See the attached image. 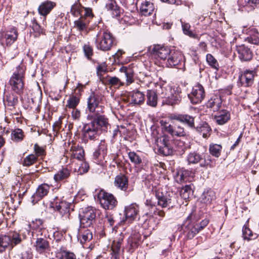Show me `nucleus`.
Returning <instances> with one entry per match:
<instances>
[{"label":"nucleus","mask_w":259,"mask_h":259,"mask_svg":"<svg viewBox=\"0 0 259 259\" xmlns=\"http://www.w3.org/2000/svg\"><path fill=\"white\" fill-rule=\"evenodd\" d=\"M87 118L92 120L83 127V137L87 140L95 139L102 132H107L110 127L108 118L99 112L88 115Z\"/></svg>","instance_id":"nucleus-1"},{"label":"nucleus","mask_w":259,"mask_h":259,"mask_svg":"<svg viewBox=\"0 0 259 259\" xmlns=\"http://www.w3.org/2000/svg\"><path fill=\"white\" fill-rule=\"evenodd\" d=\"M25 67L23 64L18 65L10 77L9 84L11 90L17 94H21L24 88Z\"/></svg>","instance_id":"nucleus-2"},{"label":"nucleus","mask_w":259,"mask_h":259,"mask_svg":"<svg viewBox=\"0 0 259 259\" xmlns=\"http://www.w3.org/2000/svg\"><path fill=\"white\" fill-rule=\"evenodd\" d=\"M162 98L165 99L163 101L166 104L173 106L180 103L182 97L181 96V90L179 87H168L162 89Z\"/></svg>","instance_id":"nucleus-3"},{"label":"nucleus","mask_w":259,"mask_h":259,"mask_svg":"<svg viewBox=\"0 0 259 259\" xmlns=\"http://www.w3.org/2000/svg\"><path fill=\"white\" fill-rule=\"evenodd\" d=\"M96 46L98 50L103 51L110 50L114 44V38L109 31H105L98 34L96 39Z\"/></svg>","instance_id":"nucleus-4"},{"label":"nucleus","mask_w":259,"mask_h":259,"mask_svg":"<svg viewBox=\"0 0 259 259\" xmlns=\"http://www.w3.org/2000/svg\"><path fill=\"white\" fill-rule=\"evenodd\" d=\"M97 210L92 206L82 208L80 212V226L83 228L90 227L95 222Z\"/></svg>","instance_id":"nucleus-5"},{"label":"nucleus","mask_w":259,"mask_h":259,"mask_svg":"<svg viewBox=\"0 0 259 259\" xmlns=\"http://www.w3.org/2000/svg\"><path fill=\"white\" fill-rule=\"evenodd\" d=\"M105 69L104 67L99 66L97 68V73L100 76V79L102 82L106 85L110 87H114L115 89L119 88L124 84L120 79L116 76L102 75V72H105Z\"/></svg>","instance_id":"nucleus-6"},{"label":"nucleus","mask_w":259,"mask_h":259,"mask_svg":"<svg viewBox=\"0 0 259 259\" xmlns=\"http://www.w3.org/2000/svg\"><path fill=\"white\" fill-rule=\"evenodd\" d=\"M155 142L158 150L162 154L167 156L172 153L173 150L170 145V138L166 135L155 138Z\"/></svg>","instance_id":"nucleus-7"},{"label":"nucleus","mask_w":259,"mask_h":259,"mask_svg":"<svg viewBox=\"0 0 259 259\" xmlns=\"http://www.w3.org/2000/svg\"><path fill=\"white\" fill-rule=\"evenodd\" d=\"M18 36L17 29L13 27L0 33V43L3 46H10L15 42Z\"/></svg>","instance_id":"nucleus-8"},{"label":"nucleus","mask_w":259,"mask_h":259,"mask_svg":"<svg viewBox=\"0 0 259 259\" xmlns=\"http://www.w3.org/2000/svg\"><path fill=\"white\" fill-rule=\"evenodd\" d=\"M155 196L157 199L158 205L162 207H172L175 201L174 194L172 192L165 193L157 191Z\"/></svg>","instance_id":"nucleus-9"},{"label":"nucleus","mask_w":259,"mask_h":259,"mask_svg":"<svg viewBox=\"0 0 259 259\" xmlns=\"http://www.w3.org/2000/svg\"><path fill=\"white\" fill-rule=\"evenodd\" d=\"M98 198L101 206L105 209H112L117 203V201L112 194L103 190H101L99 193Z\"/></svg>","instance_id":"nucleus-10"},{"label":"nucleus","mask_w":259,"mask_h":259,"mask_svg":"<svg viewBox=\"0 0 259 259\" xmlns=\"http://www.w3.org/2000/svg\"><path fill=\"white\" fill-rule=\"evenodd\" d=\"M160 124L162 126V129L172 136L183 137L186 135V132L184 127L181 125L174 126L164 120H160Z\"/></svg>","instance_id":"nucleus-11"},{"label":"nucleus","mask_w":259,"mask_h":259,"mask_svg":"<svg viewBox=\"0 0 259 259\" xmlns=\"http://www.w3.org/2000/svg\"><path fill=\"white\" fill-rule=\"evenodd\" d=\"M205 96L203 87L200 83L194 85L191 92L188 94V97L192 104H199L202 102Z\"/></svg>","instance_id":"nucleus-12"},{"label":"nucleus","mask_w":259,"mask_h":259,"mask_svg":"<svg viewBox=\"0 0 259 259\" xmlns=\"http://www.w3.org/2000/svg\"><path fill=\"white\" fill-rule=\"evenodd\" d=\"M101 97L94 93H92L87 101V108L86 112L88 115H93L99 111L97 110L101 101Z\"/></svg>","instance_id":"nucleus-13"},{"label":"nucleus","mask_w":259,"mask_h":259,"mask_svg":"<svg viewBox=\"0 0 259 259\" xmlns=\"http://www.w3.org/2000/svg\"><path fill=\"white\" fill-rule=\"evenodd\" d=\"M64 156L67 158H75L78 160H84V150L78 145L69 144L64 153Z\"/></svg>","instance_id":"nucleus-14"},{"label":"nucleus","mask_w":259,"mask_h":259,"mask_svg":"<svg viewBox=\"0 0 259 259\" xmlns=\"http://www.w3.org/2000/svg\"><path fill=\"white\" fill-rule=\"evenodd\" d=\"M70 203L64 200H60L56 197L51 202V207L54 209L58 211L62 216H68L69 212Z\"/></svg>","instance_id":"nucleus-15"},{"label":"nucleus","mask_w":259,"mask_h":259,"mask_svg":"<svg viewBox=\"0 0 259 259\" xmlns=\"http://www.w3.org/2000/svg\"><path fill=\"white\" fill-rule=\"evenodd\" d=\"M171 50L167 47L160 45L154 46L151 50L152 55L157 59L165 61L167 60Z\"/></svg>","instance_id":"nucleus-16"},{"label":"nucleus","mask_w":259,"mask_h":259,"mask_svg":"<svg viewBox=\"0 0 259 259\" xmlns=\"http://www.w3.org/2000/svg\"><path fill=\"white\" fill-rule=\"evenodd\" d=\"M139 208L136 203H132L125 207L124 213L126 221L132 223L139 218Z\"/></svg>","instance_id":"nucleus-17"},{"label":"nucleus","mask_w":259,"mask_h":259,"mask_svg":"<svg viewBox=\"0 0 259 259\" xmlns=\"http://www.w3.org/2000/svg\"><path fill=\"white\" fill-rule=\"evenodd\" d=\"M184 59V56L181 52L171 50L166 60V65L168 67H174L180 64Z\"/></svg>","instance_id":"nucleus-18"},{"label":"nucleus","mask_w":259,"mask_h":259,"mask_svg":"<svg viewBox=\"0 0 259 259\" xmlns=\"http://www.w3.org/2000/svg\"><path fill=\"white\" fill-rule=\"evenodd\" d=\"M71 13L76 17L80 16V17L85 16L92 18L93 16L91 9L84 8L78 3H76L72 6Z\"/></svg>","instance_id":"nucleus-19"},{"label":"nucleus","mask_w":259,"mask_h":259,"mask_svg":"<svg viewBox=\"0 0 259 259\" xmlns=\"http://www.w3.org/2000/svg\"><path fill=\"white\" fill-rule=\"evenodd\" d=\"M192 215L190 214L186 221L184 232L188 239L193 238L199 231V228L195 225V222L191 220Z\"/></svg>","instance_id":"nucleus-20"},{"label":"nucleus","mask_w":259,"mask_h":259,"mask_svg":"<svg viewBox=\"0 0 259 259\" xmlns=\"http://www.w3.org/2000/svg\"><path fill=\"white\" fill-rule=\"evenodd\" d=\"M35 251L39 254L45 253L50 250L49 241L45 238L37 237L33 243Z\"/></svg>","instance_id":"nucleus-21"},{"label":"nucleus","mask_w":259,"mask_h":259,"mask_svg":"<svg viewBox=\"0 0 259 259\" xmlns=\"http://www.w3.org/2000/svg\"><path fill=\"white\" fill-rule=\"evenodd\" d=\"M107 153V145L105 140H101L98 148L93 153V157L97 162H102Z\"/></svg>","instance_id":"nucleus-22"},{"label":"nucleus","mask_w":259,"mask_h":259,"mask_svg":"<svg viewBox=\"0 0 259 259\" xmlns=\"http://www.w3.org/2000/svg\"><path fill=\"white\" fill-rule=\"evenodd\" d=\"M255 72L252 70H246L239 76L241 85L245 87L251 86L254 82Z\"/></svg>","instance_id":"nucleus-23"},{"label":"nucleus","mask_w":259,"mask_h":259,"mask_svg":"<svg viewBox=\"0 0 259 259\" xmlns=\"http://www.w3.org/2000/svg\"><path fill=\"white\" fill-rule=\"evenodd\" d=\"M127 100L130 104L133 105H141L145 100L144 94L138 90L128 93Z\"/></svg>","instance_id":"nucleus-24"},{"label":"nucleus","mask_w":259,"mask_h":259,"mask_svg":"<svg viewBox=\"0 0 259 259\" xmlns=\"http://www.w3.org/2000/svg\"><path fill=\"white\" fill-rule=\"evenodd\" d=\"M242 33L248 34L249 35L246 38V40L248 42L257 45L259 44V32L256 28H249L247 29L246 26H243Z\"/></svg>","instance_id":"nucleus-25"},{"label":"nucleus","mask_w":259,"mask_h":259,"mask_svg":"<svg viewBox=\"0 0 259 259\" xmlns=\"http://www.w3.org/2000/svg\"><path fill=\"white\" fill-rule=\"evenodd\" d=\"M186 161L188 165L200 164L202 161H204V155L197 151H191L187 154Z\"/></svg>","instance_id":"nucleus-26"},{"label":"nucleus","mask_w":259,"mask_h":259,"mask_svg":"<svg viewBox=\"0 0 259 259\" xmlns=\"http://www.w3.org/2000/svg\"><path fill=\"white\" fill-rule=\"evenodd\" d=\"M237 52L239 59L242 61H248L252 58V52L250 49L244 45L237 47Z\"/></svg>","instance_id":"nucleus-27"},{"label":"nucleus","mask_w":259,"mask_h":259,"mask_svg":"<svg viewBox=\"0 0 259 259\" xmlns=\"http://www.w3.org/2000/svg\"><path fill=\"white\" fill-rule=\"evenodd\" d=\"M239 10L247 12L252 11L257 4H259V0H238Z\"/></svg>","instance_id":"nucleus-28"},{"label":"nucleus","mask_w":259,"mask_h":259,"mask_svg":"<svg viewBox=\"0 0 259 259\" xmlns=\"http://www.w3.org/2000/svg\"><path fill=\"white\" fill-rule=\"evenodd\" d=\"M70 170L66 167H63L59 170L54 176L55 183L57 184L55 186L60 187L61 186V184H59L60 182L68 179L70 177Z\"/></svg>","instance_id":"nucleus-29"},{"label":"nucleus","mask_w":259,"mask_h":259,"mask_svg":"<svg viewBox=\"0 0 259 259\" xmlns=\"http://www.w3.org/2000/svg\"><path fill=\"white\" fill-rule=\"evenodd\" d=\"M56 6V4L54 2L50 1H45L41 3L38 8V13L41 16L46 17Z\"/></svg>","instance_id":"nucleus-30"},{"label":"nucleus","mask_w":259,"mask_h":259,"mask_svg":"<svg viewBox=\"0 0 259 259\" xmlns=\"http://www.w3.org/2000/svg\"><path fill=\"white\" fill-rule=\"evenodd\" d=\"M77 238L80 242L83 244L92 240L93 238L92 232L91 230L85 229L80 226V228L78 230Z\"/></svg>","instance_id":"nucleus-31"},{"label":"nucleus","mask_w":259,"mask_h":259,"mask_svg":"<svg viewBox=\"0 0 259 259\" xmlns=\"http://www.w3.org/2000/svg\"><path fill=\"white\" fill-rule=\"evenodd\" d=\"M119 71L125 77L126 85H128L134 81V70L132 66H122Z\"/></svg>","instance_id":"nucleus-32"},{"label":"nucleus","mask_w":259,"mask_h":259,"mask_svg":"<svg viewBox=\"0 0 259 259\" xmlns=\"http://www.w3.org/2000/svg\"><path fill=\"white\" fill-rule=\"evenodd\" d=\"M114 184L117 188L126 191L128 187V179L124 175H118L115 178Z\"/></svg>","instance_id":"nucleus-33"},{"label":"nucleus","mask_w":259,"mask_h":259,"mask_svg":"<svg viewBox=\"0 0 259 259\" xmlns=\"http://www.w3.org/2000/svg\"><path fill=\"white\" fill-rule=\"evenodd\" d=\"M214 118L219 125H223L230 119V113L226 110H222L214 115Z\"/></svg>","instance_id":"nucleus-34"},{"label":"nucleus","mask_w":259,"mask_h":259,"mask_svg":"<svg viewBox=\"0 0 259 259\" xmlns=\"http://www.w3.org/2000/svg\"><path fill=\"white\" fill-rule=\"evenodd\" d=\"M92 18L83 16L74 22V28L79 31H87L88 26Z\"/></svg>","instance_id":"nucleus-35"},{"label":"nucleus","mask_w":259,"mask_h":259,"mask_svg":"<svg viewBox=\"0 0 259 259\" xmlns=\"http://www.w3.org/2000/svg\"><path fill=\"white\" fill-rule=\"evenodd\" d=\"M105 8L108 11H110L113 17H117L120 16V10L117 5L115 0H105Z\"/></svg>","instance_id":"nucleus-36"},{"label":"nucleus","mask_w":259,"mask_h":259,"mask_svg":"<svg viewBox=\"0 0 259 259\" xmlns=\"http://www.w3.org/2000/svg\"><path fill=\"white\" fill-rule=\"evenodd\" d=\"M50 186L49 185L47 184H41L38 187L33 196L36 200H39L48 194Z\"/></svg>","instance_id":"nucleus-37"},{"label":"nucleus","mask_w":259,"mask_h":259,"mask_svg":"<svg viewBox=\"0 0 259 259\" xmlns=\"http://www.w3.org/2000/svg\"><path fill=\"white\" fill-rule=\"evenodd\" d=\"M215 199V192L212 190L204 191L201 195V201L206 205L210 204Z\"/></svg>","instance_id":"nucleus-38"},{"label":"nucleus","mask_w":259,"mask_h":259,"mask_svg":"<svg viewBox=\"0 0 259 259\" xmlns=\"http://www.w3.org/2000/svg\"><path fill=\"white\" fill-rule=\"evenodd\" d=\"M140 12L142 15L144 16H149L152 14L154 10V6L153 3L145 1L142 3L140 6Z\"/></svg>","instance_id":"nucleus-39"},{"label":"nucleus","mask_w":259,"mask_h":259,"mask_svg":"<svg viewBox=\"0 0 259 259\" xmlns=\"http://www.w3.org/2000/svg\"><path fill=\"white\" fill-rule=\"evenodd\" d=\"M222 104L221 99L218 96H213L211 98L207 103V106L211 108L213 111H217L220 109Z\"/></svg>","instance_id":"nucleus-40"},{"label":"nucleus","mask_w":259,"mask_h":259,"mask_svg":"<svg viewBox=\"0 0 259 259\" xmlns=\"http://www.w3.org/2000/svg\"><path fill=\"white\" fill-rule=\"evenodd\" d=\"M147 104L153 107L157 105L158 98L156 92L153 90H148L147 92Z\"/></svg>","instance_id":"nucleus-41"},{"label":"nucleus","mask_w":259,"mask_h":259,"mask_svg":"<svg viewBox=\"0 0 259 259\" xmlns=\"http://www.w3.org/2000/svg\"><path fill=\"white\" fill-rule=\"evenodd\" d=\"M89 168V164L84 160H80L76 163L74 170L78 175H83L88 171Z\"/></svg>","instance_id":"nucleus-42"},{"label":"nucleus","mask_w":259,"mask_h":259,"mask_svg":"<svg viewBox=\"0 0 259 259\" xmlns=\"http://www.w3.org/2000/svg\"><path fill=\"white\" fill-rule=\"evenodd\" d=\"M222 146L220 144L211 143L209 146V153L215 157H219L221 154Z\"/></svg>","instance_id":"nucleus-43"},{"label":"nucleus","mask_w":259,"mask_h":259,"mask_svg":"<svg viewBox=\"0 0 259 259\" xmlns=\"http://www.w3.org/2000/svg\"><path fill=\"white\" fill-rule=\"evenodd\" d=\"M190 172L186 169H180L177 173V181L179 183L187 182L189 180Z\"/></svg>","instance_id":"nucleus-44"},{"label":"nucleus","mask_w":259,"mask_h":259,"mask_svg":"<svg viewBox=\"0 0 259 259\" xmlns=\"http://www.w3.org/2000/svg\"><path fill=\"white\" fill-rule=\"evenodd\" d=\"M242 235L243 239L247 241L255 239L257 237V235L256 234L253 233L250 229L246 226H244L243 227Z\"/></svg>","instance_id":"nucleus-45"},{"label":"nucleus","mask_w":259,"mask_h":259,"mask_svg":"<svg viewBox=\"0 0 259 259\" xmlns=\"http://www.w3.org/2000/svg\"><path fill=\"white\" fill-rule=\"evenodd\" d=\"M24 133L21 129H15L12 132L11 138L13 141L19 142L22 141L24 138Z\"/></svg>","instance_id":"nucleus-46"},{"label":"nucleus","mask_w":259,"mask_h":259,"mask_svg":"<svg viewBox=\"0 0 259 259\" xmlns=\"http://www.w3.org/2000/svg\"><path fill=\"white\" fill-rule=\"evenodd\" d=\"M181 23L182 29L185 34L188 35L191 38L199 39L198 36L190 30V25L189 23L183 22L182 21H181Z\"/></svg>","instance_id":"nucleus-47"},{"label":"nucleus","mask_w":259,"mask_h":259,"mask_svg":"<svg viewBox=\"0 0 259 259\" xmlns=\"http://www.w3.org/2000/svg\"><path fill=\"white\" fill-rule=\"evenodd\" d=\"M11 240L8 235L0 236V252L5 250V249L10 246Z\"/></svg>","instance_id":"nucleus-48"},{"label":"nucleus","mask_w":259,"mask_h":259,"mask_svg":"<svg viewBox=\"0 0 259 259\" xmlns=\"http://www.w3.org/2000/svg\"><path fill=\"white\" fill-rule=\"evenodd\" d=\"M37 157L36 155L31 154L24 158L22 164L25 166H29L37 161Z\"/></svg>","instance_id":"nucleus-49"},{"label":"nucleus","mask_w":259,"mask_h":259,"mask_svg":"<svg viewBox=\"0 0 259 259\" xmlns=\"http://www.w3.org/2000/svg\"><path fill=\"white\" fill-rule=\"evenodd\" d=\"M181 122L186 124L191 128H194V118L192 116L188 114H182Z\"/></svg>","instance_id":"nucleus-50"},{"label":"nucleus","mask_w":259,"mask_h":259,"mask_svg":"<svg viewBox=\"0 0 259 259\" xmlns=\"http://www.w3.org/2000/svg\"><path fill=\"white\" fill-rule=\"evenodd\" d=\"M206 62L212 68L218 70L219 65L217 59L210 54H208L206 56Z\"/></svg>","instance_id":"nucleus-51"},{"label":"nucleus","mask_w":259,"mask_h":259,"mask_svg":"<svg viewBox=\"0 0 259 259\" xmlns=\"http://www.w3.org/2000/svg\"><path fill=\"white\" fill-rule=\"evenodd\" d=\"M128 156L131 161L135 165H140L142 163L141 157L135 152H128Z\"/></svg>","instance_id":"nucleus-52"},{"label":"nucleus","mask_w":259,"mask_h":259,"mask_svg":"<svg viewBox=\"0 0 259 259\" xmlns=\"http://www.w3.org/2000/svg\"><path fill=\"white\" fill-rule=\"evenodd\" d=\"M10 238L11 243L10 246L13 248L14 246L19 244L21 243L22 240L20 236V235L16 232L9 235Z\"/></svg>","instance_id":"nucleus-53"},{"label":"nucleus","mask_w":259,"mask_h":259,"mask_svg":"<svg viewBox=\"0 0 259 259\" xmlns=\"http://www.w3.org/2000/svg\"><path fill=\"white\" fill-rule=\"evenodd\" d=\"M79 102V99L76 96H72L67 100L66 106L69 108L74 109Z\"/></svg>","instance_id":"nucleus-54"},{"label":"nucleus","mask_w":259,"mask_h":259,"mask_svg":"<svg viewBox=\"0 0 259 259\" xmlns=\"http://www.w3.org/2000/svg\"><path fill=\"white\" fill-rule=\"evenodd\" d=\"M215 166V161L212 159L211 158H208L207 160H205L204 158V161H202V162L200 163V166L201 167L212 168Z\"/></svg>","instance_id":"nucleus-55"},{"label":"nucleus","mask_w":259,"mask_h":259,"mask_svg":"<svg viewBox=\"0 0 259 259\" xmlns=\"http://www.w3.org/2000/svg\"><path fill=\"white\" fill-rule=\"evenodd\" d=\"M122 241L123 237L121 236L113 241L112 246L114 251L118 252L120 250Z\"/></svg>","instance_id":"nucleus-56"},{"label":"nucleus","mask_w":259,"mask_h":259,"mask_svg":"<svg viewBox=\"0 0 259 259\" xmlns=\"http://www.w3.org/2000/svg\"><path fill=\"white\" fill-rule=\"evenodd\" d=\"M199 131L202 134L203 138H207L210 134V128L208 126L207 124H204L200 127Z\"/></svg>","instance_id":"nucleus-57"},{"label":"nucleus","mask_w":259,"mask_h":259,"mask_svg":"<svg viewBox=\"0 0 259 259\" xmlns=\"http://www.w3.org/2000/svg\"><path fill=\"white\" fill-rule=\"evenodd\" d=\"M161 1L165 3H167L169 4H175L177 6H179L181 5H185V6H188L189 7H190L191 5H192V3L187 4L186 2H183L181 0H160Z\"/></svg>","instance_id":"nucleus-58"},{"label":"nucleus","mask_w":259,"mask_h":259,"mask_svg":"<svg viewBox=\"0 0 259 259\" xmlns=\"http://www.w3.org/2000/svg\"><path fill=\"white\" fill-rule=\"evenodd\" d=\"M83 51L85 56L88 59H91L93 54L92 48L89 45H84L83 46Z\"/></svg>","instance_id":"nucleus-59"},{"label":"nucleus","mask_w":259,"mask_h":259,"mask_svg":"<svg viewBox=\"0 0 259 259\" xmlns=\"http://www.w3.org/2000/svg\"><path fill=\"white\" fill-rule=\"evenodd\" d=\"M34 150L35 151V155L38 156H42L45 155V151L42 147H40L37 144L34 145Z\"/></svg>","instance_id":"nucleus-60"},{"label":"nucleus","mask_w":259,"mask_h":259,"mask_svg":"<svg viewBox=\"0 0 259 259\" xmlns=\"http://www.w3.org/2000/svg\"><path fill=\"white\" fill-rule=\"evenodd\" d=\"M7 101L8 102V106H14L18 103V98L13 95L7 96Z\"/></svg>","instance_id":"nucleus-61"},{"label":"nucleus","mask_w":259,"mask_h":259,"mask_svg":"<svg viewBox=\"0 0 259 259\" xmlns=\"http://www.w3.org/2000/svg\"><path fill=\"white\" fill-rule=\"evenodd\" d=\"M62 259H76L75 254L68 251H64L62 253Z\"/></svg>","instance_id":"nucleus-62"},{"label":"nucleus","mask_w":259,"mask_h":259,"mask_svg":"<svg viewBox=\"0 0 259 259\" xmlns=\"http://www.w3.org/2000/svg\"><path fill=\"white\" fill-rule=\"evenodd\" d=\"M32 28L33 31L36 32L37 34H40V33H42V29L36 22H34L32 23Z\"/></svg>","instance_id":"nucleus-63"},{"label":"nucleus","mask_w":259,"mask_h":259,"mask_svg":"<svg viewBox=\"0 0 259 259\" xmlns=\"http://www.w3.org/2000/svg\"><path fill=\"white\" fill-rule=\"evenodd\" d=\"M33 254L30 249H28L22 253V258L23 259H31Z\"/></svg>","instance_id":"nucleus-64"}]
</instances>
